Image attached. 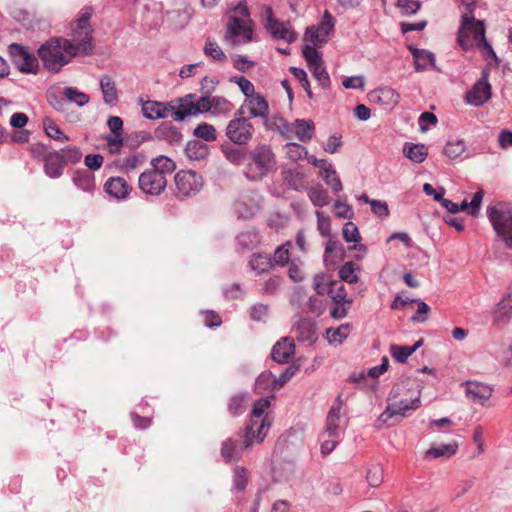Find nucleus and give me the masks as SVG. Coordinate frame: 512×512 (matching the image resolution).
Instances as JSON below:
<instances>
[{
    "instance_id": "f257e3e1",
    "label": "nucleus",
    "mask_w": 512,
    "mask_h": 512,
    "mask_svg": "<svg viewBox=\"0 0 512 512\" xmlns=\"http://www.w3.org/2000/svg\"><path fill=\"white\" fill-rule=\"evenodd\" d=\"M94 45L89 38L74 40L63 37H53L43 43L37 50V55L43 62V67L51 73H58L76 56H91L94 54Z\"/></svg>"
},
{
    "instance_id": "f03ea898",
    "label": "nucleus",
    "mask_w": 512,
    "mask_h": 512,
    "mask_svg": "<svg viewBox=\"0 0 512 512\" xmlns=\"http://www.w3.org/2000/svg\"><path fill=\"white\" fill-rule=\"evenodd\" d=\"M470 34L473 35L476 45L484 49L486 59L490 57L495 60L498 59L492 45L486 39L484 21L475 19L473 15L463 14L457 37V41L463 50L472 47Z\"/></svg>"
},
{
    "instance_id": "7ed1b4c3",
    "label": "nucleus",
    "mask_w": 512,
    "mask_h": 512,
    "mask_svg": "<svg viewBox=\"0 0 512 512\" xmlns=\"http://www.w3.org/2000/svg\"><path fill=\"white\" fill-rule=\"evenodd\" d=\"M276 165L275 155L271 146L258 144L248 154L245 176L253 181L263 179Z\"/></svg>"
},
{
    "instance_id": "20e7f679",
    "label": "nucleus",
    "mask_w": 512,
    "mask_h": 512,
    "mask_svg": "<svg viewBox=\"0 0 512 512\" xmlns=\"http://www.w3.org/2000/svg\"><path fill=\"white\" fill-rule=\"evenodd\" d=\"M488 219L498 238L502 239L506 247L512 249V208L498 202L487 208Z\"/></svg>"
},
{
    "instance_id": "39448f33",
    "label": "nucleus",
    "mask_w": 512,
    "mask_h": 512,
    "mask_svg": "<svg viewBox=\"0 0 512 512\" xmlns=\"http://www.w3.org/2000/svg\"><path fill=\"white\" fill-rule=\"evenodd\" d=\"M254 127L242 109L235 112L234 119L226 127V136L234 144L246 145L253 137Z\"/></svg>"
},
{
    "instance_id": "423d86ee",
    "label": "nucleus",
    "mask_w": 512,
    "mask_h": 512,
    "mask_svg": "<svg viewBox=\"0 0 512 512\" xmlns=\"http://www.w3.org/2000/svg\"><path fill=\"white\" fill-rule=\"evenodd\" d=\"M176 186L175 196L182 200L195 196L203 188L202 176L192 170H181L174 176Z\"/></svg>"
},
{
    "instance_id": "0eeeda50",
    "label": "nucleus",
    "mask_w": 512,
    "mask_h": 512,
    "mask_svg": "<svg viewBox=\"0 0 512 512\" xmlns=\"http://www.w3.org/2000/svg\"><path fill=\"white\" fill-rule=\"evenodd\" d=\"M8 52L12 63L20 72L25 74L38 73V58L31 53L26 46L18 43H12L8 46Z\"/></svg>"
},
{
    "instance_id": "6e6552de",
    "label": "nucleus",
    "mask_w": 512,
    "mask_h": 512,
    "mask_svg": "<svg viewBox=\"0 0 512 512\" xmlns=\"http://www.w3.org/2000/svg\"><path fill=\"white\" fill-rule=\"evenodd\" d=\"M335 19L328 10H325L319 24L306 29L304 40L311 42L314 46L324 44L328 41V35L334 31Z\"/></svg>"
},
{
    "instance_id": "1a4fd4ad",
    "label": "nucleus",
    "mask_w": 512,
    "mask_h": 512,
    "mask_svg": "<svg viewBox=\"0 0 512 512\" xmlns=\"http://www.w3.org/2000/svg\"><path fill=\"white\" fill-rule=\"evenodd\" d=\"M253 31L243 19L232 16L227 24L224 39L232 46L248 43L252 40Z\"/></svg>"
},
{
    "instance_id": "9d476101",
    "label": "nucleus",
    "mask_w": 512,
    "mask_h": 512,
    "mask_svg": "<svg viewBox=\"0 0 512 512\" xmlns=\"http://www.w3.org/2000/svg\"><path fill=\"white\" fill-rule=\"evenodd\" d=\"M138 186L146 195L159 196L166 189L167 178L155 170L148 169L140 174Z\"/></svg>"
},
{
    "instance_id": "9b49d317",
    "label": "nucleus",
    "mask_w": 512,
    "mask_h": 512,
    "mask_svg": "<svg viewBox=\"0 0 512 512\" xmlns=\"http://www.w3.org/2000/svg\"><path fill=\"white\" fill-rule=\"evenodd\" d=\"M265 12L266 23L264 26L274 39L284 40L287 43H292L297 39V35L294 31L290 30L285 23L274 18L271 7H267Z\"/></svg>"
},
{
    "instance_id": "f8f14e48",
    "label": "nucleus",
    "mask_w": 512,
    "mask_h": 512,
    "mask_svg": "<svg viewBox=\"0 0 512 512\" xmlns=\"http://www.w3.org/2000/svg\"><path fill=\"white\" fill-rule=\"evenodd\" d=\"M242 109L243 114L245 109L248 110L250 118L266 119L269 114V104L266 98L261 93H256L249 98H246L239 108Z\"/></svg>"
},
{
    "instance_id": "ddd939ff",
    "label": "nucleus",
    "mask_w": 512,
    "mask_h": 512,
    "mask_svg": "<svg viewBox=\"0 0 512 512\" xmlns=\"http://www.w3.org/2000/svg\"><path fill=\"white\" fill-rule=\"evenodd\" d=\"M92 16V10L90 8H86L81 16L75 21V24L72 26V36L71 40L75 41V44H78L80 40H85L89 38V41L93 44V29L90 25V19Z\"/></svg>"
},
{
    "instance_id": "4468645a",
    "label": "nucleus",
    "mask_w": 512,
    "mask_h": 512,
    "mask_svg": "<svg viewBox=\"0 0 512 512\" xmlns=\"http://www.w3.org/2000/svg\"><path fill=\"white\" fill-rule=\"evenodd\" d=\"M140 102L143 116L151 120L166 118L175 109L173 102L164 103L152 100L144 101L143 99H140Z\"/></svg>"
},
{
    "instance_id": "2eb2a0df",
    "label": "nucleus",
    "mask_w": 512,
    "mask_h": 512,
    "mask_svg": "<svg viewBox=\"0 0 512 512\" xmlns=\"http://www.w3.org/2000/svg\"><path fill=\"white\" fill-rule=\"evenodd\" d=\"M420 406V397H415L411 401L408 400H400L399 402H395L389 404L386 409L381 413L378 418V421L386 423L390 418L396 415L406 416L408 410H415Z\"/></svg>"
},
{
    "instance_id": "dca6fc26",
    "label": "nucleus",
    "mask_w": 512,
    "mask_h": 512,
    "mask_svg": "<svg viewBox=\"0 0 512 512\" xmlns=\"http://www.w3.org/2000/svg\"><path fill=\"white\" fill-rule=\"evenodd\" d=\"M491 95V85L486 77H483L467 92L465 99L471 105L482 106L491 98Z\"/></svg>"
},
{
    "instance_id": "f3484780",
    "label": "nucleus",
    "mask_w": 512,
    "mask_h": 512,
    "mask_svg": "<svg viewBox=\"0 0 512 512\" xmlns=\"http://www.w3.org/2000/svg\"><path fill=\"white\" fill-rule=\"evenodd\" d=\"M370 99L382 105L384 109L392 110L398 105L400 94L395 89L385 86L373 90L370 93Z\"/></svg>"
},
{
    "instance_id": "a211bd4d",
    "label": "nucleus",
    "mask_w": 512,
    "mask_h": 512,
    "mask_svg": "<svg viewBox=\"0 0 512 512\" xmlns=\"http://www.w3.org/2000/svg\"><path fill=\"white\" fill-rule=\"evenodd\" d=\"M294 353L295 344L293 339L283 337L273 345L271 357L275 362L283 364L288 363Z\"/></svg>"
},
{
    "instance_id": "6ab92c4d",
    "label": "nucleus",
    "mask_w": 512,
    "mask_h": 512,
    "mask_svg": "<svg viewBox=\"0 0 512 512\" xmlns=\"http://www.w3.org/2000/svg\"><path fill=\"white\" fill-rule=\"evenodd\" d=\"M246 449L240 440L235 438H227L221 443L220 454L225 463L237 462L242 458Z\"/></svg>"
},
{
    "instance_id": "aec40b11",
    "label": "nucleus",
    "mask_w": 512,
    "mask_h": 512,
    "mask_svg": "<svg viewBox=\"0 0 512 512\" xmlns=\"http://www.w3.org/2000/svg\"><path fill=\"white\" fill-rule=\"evenodd\" d=\"M465 386L467 397L475 403L484 405L492 396L493 389L486 384L477 381H467Z\"/></svg>"
},
{
    "instance_id": "412c9836",
    "label": "nucleus",
    "mask_w": 512,
    "mask_h": 512,
    "mask_svg": "<svg viewBox=\"0 0 512 512\" xmlns=\"http://www.w3.org/2000/svg\"><path fill=\"white\" fill-rule=\"evenodd\" d=\"M131 190V186L122 177H110L104 184V191L118 200L127 198Z\"/></svg>"
},
{
    "instance_id": "4be33fe9",
    "label": "nucleus",
    "mask_w": 512,
    "mask_h": 512,
    "mask_svg": "<svg viewBox=\"0 0 512 512\" xmlns=\"http://www.w3.org/2000/svg\"><path fill=\"white\" fill-rule=\"evenodd\" d=\"M72 182L74 185L85 193L93 195L96 183L95 176L86 169H77L72 174Z\"/></svg>"
},
{
    "instance_id": "5701e85b",
    "label": "nucleus",
    "mask_w": 512,
    "mask_h": 512,
    "mask_svg": "<svg viewBox=\"0 0 512 512\" xmlns=\"http://www.w3.org/2000/svg\"><path fill=\"white\" fill-rule=\"evenodd\" d=\"M44 172L49 178H59L63 174L64 163L60 151H51L43 160Z\"/></svg>"
},
{
    "instance_id": "b1692460",
    "label": "nucleus",
    "mask_w": 512,
    "mask_h": 512,
    "mask_svg": "<svg viewBox=\"0 0 512 512\" xmlns=\"http://www.w3.org/2000/svg\"><path fill=\"white\" fill-rule=\"evenodd\" d=\"M285 185L292 190L302 191L307 188L306 175L297 168L282 171Z\"/></svg>"
},
{
    "instance_id": "393cba45",
    "label": "nucleus",
    "mask_w": 512,
    "mask_h": 512,
    "mask_svg": "<svg viewBox=\"0 0 512 512\" xmlns=\"http://www.w3.org/2000/svg\"><path fill=\"white\" fill-rule=\"evenodd\" d=\"M154 135L158 140H165L172 145L179 144L182 141L181 132L170 122H164L157 127Z\"/></svg>"
},
{
    "instance_id": "a878e982",
    "label": "nucleus",
    "mask_w": 512,
    "mask_h": 512,
    "mask_svg": "<svg viewBox=\"0 0 512 512\" xmlns=\"http://www.w3.org/2000/svg\"><path fill=\"white\" fill-rule=\"evenodd\" d=\"M409 50L414 58L416 71L426 70L428 64L437 70L435 66V55L432 52L424 49H418L414 46H409Z\"/></svg>"
},
{
    "instance_id": "bb28decb",
    "label": "nucleus",
    "mask_w": 512,
    "mask_h": 512,
    "mask_svg": "<svg viewBox=\"0 0 512 512\" xmlns=\"http://www.w3.org/2000/svg\"><path fill=\"white\" fill-rule=\"evenodd\" d=\"M249 400L250 394L248 392H239L231 396L227 404V409L230 415L232 417L242 415L246 411Z\"/></svg>"
},
{
    "instance_id": "cd10ccee",
    "label": "nucleus",
    "mask_w": 512,
    "mask_h": 512,
    "mask_svg": "<svg viewBox=\"0 0 512 512\" xmlns=\"http://www.w3.org/2000/svg\"><path fill=\"white\" fill-rule=\"evenodd\" d=\"M297 339L302 342L314 343L317 339L315 323L307 318H301L296 326Z\"/></svg>"
},
{
    "instance_id": "c85d7f7f",
    "label": "nucleus",
    "mask_w": 512,
    "mask_h": 512,
    "mask_svg": "<svg viewBox=\"0 0 512 512\" xmlns=\"http://www.w3.org/2000/svg\"><path fill=\"white\" fill-rule=\"evenodd\" d=\"M291 125L300 141L307 142L313 138L315 126L312 120L296 119Z\"/></svg>"
},
{
    "instance_id": "c756f323",
    "label": "nucleus",
    "mask_w": 512,
    "mask_h": 512,
    "mask_svg": "<svg viewBox=\"0 0 512 512\" xmlns=\"http://www.w3.org/2000/svg\"><path fill=\"white\" fill-rule=\"evenodd\" d=\"M100 88L103 93V100L106 104L113 105L118 101V93L115 81L109 75H103L100 79Z\"/></svg>"
},
{
    "instance_id": "7c9ffc66",
    "label": "nucleus",
    "mask_w": 512,
    "mask_h": 512,
    "mask_svg": "<svg viewBox=\"0 0 512 512\" xmlns=\"http://www.w3.org/2000/svg\"><path fill=\"white\" fill-rule=\"evenodd\" d=\"M404 155L414 163H422L428 156V148L424 144L405 143Z\"/></svg>"
},
{
    "instance_id": "2f4dec72",
    "label": "nucleus",
    "mask_w": 512,
    "mask_h": 512,
    "mask_svg": "<svg viewBox=\"0 0 512 512\" xmlns=\"http://www.w3.org/2000/svg\"><path fill=\"white\" fill-rule=\"evenodd\" d=\"M185 154L190 160H202L209 154L208 146L199 140H190L185 147Z\"/></svg>"
},
{
    "instance_id": "473e14b6",
    "label": "nucleus",
    "mask_w": 512,
    "mask_h": 512,
    "mask_svg": "<svg viewBox=\"0 0 512 512\" xmlns=\"http://www.w3.org/2000/svg\"><path fill=\"white\" fill-rule=\"evenodd\" d=\"M180 104L178 107L175 106V109L172 111V117L175 121L181 122L187 116H196L199 114V110H197L195 101H184L182 99H178Z\"/></svg>"
},
{
    "instance_id": "72a5a7b5",
    "label": "nucleus",
    "mask_w": 512,
    "mask_h": 512,
    "mask_svg": "<svg viewBox=\"0 0 512 512\" xmlns=\"http://www.w3.org/2000/svg\"><path fill=\"white\" fill-rule=\"evenodd\" d=\"M327 293L330 295L334 304H346L348 307L352 304V299L347 298L345 286L340 282H330Z\"/></svg>"
},
{
    "instance_id": "f704fd0d",
    "label": "nucleus",
    "mask_w": 512,
    "mask_h": 512,
    "mask_svg": "<svg viewBox=\"0 0 512 512\" xmlns=\"http://www.w3.org/2000/svg\"><path fill=\"white\" fill-rule=\"evenodd\" d=\"M151 166V170H155L165 178H167V175H170L176 169V164L170 158L164 155L153 158L151 160Z\"/></svg>"
},
{
    "instance_id": "c9c22d12",
    "label": "nucleus",
    "mask_w": 512,
    "mask_h": 512,
    "mask_svg": "<svg viewBox=\"0 0 512 512\" xmlns=\"http://www.w3.org/2000/svg\"><path fill=\"white\" fill-rule=\"evenodd\" d=\"M352 325L350 323L341 324L337 328H328L326 330V339L330 344H341L348 337Z\"/></svg>"
},
{
    "instance_id": "e433bc0d",
    "label": "nucleus",
    "mask_w": 512,
    "mask_h": 512,
    "mask_svg": "<svg viewBox=\"0 0 512 512\" xmlns=\"http://www.w3.org/2000/svg\"><path fill=\"white\" fill-rule=\"evenodd\" d=\"M249 265L257 274L268 272L273 267L271 258L261 253L252 254Z\"/></svg>"
},
{
    "instance_id": "4c0bfd02",
    "label": "nucleus",
    "mask_w": 512,
    "mask_h": 512,
    "mask_svg": "<svg viewBox=\"0 0 512 512\" xmlns=\"http://www.w3.org/2000/svg\"><path fill=\"white\" fill-rule=\"evenodd\" d=\"M43 128L45 134L53 140L59 142H66L69 140V137L49 117L43 119Z\"/></svg>"
},
{
    "instance_id": "58836bf2",
    "label": "nucleus",
    "mask_w": 512,
    "mask_h": 512,
    "mask_svg": "<svg viewBox=\"0 0 512 512\" xmlns=\"http://www.w3.org/2000/svg\"><path fill=\"white\" fill-rule=\"evenodd\" d=\"M308 196L316 207H324L330 202L327 190H325L321 185L311 187L308 191Z\"/></svg>"
},
{
    "instance_id": "ea45409f",
    "label": "nucleus",
    "mask_w": 512,
    "mask_h": 512,
    "mask_svg": "<svg viewBox=\"0 0 512 512\" xmlns=\"http://www.w3.org/2000/svg\"><path fill=\"white\" fill-rule=\"evenodd\" d=\"M232 490L243 492L248 485V470L242 466H236L233 469Z\"/></svg>"
},
{
    "instance_id": "a19ab883",
    "label": "nucleus",
    "mask_w": 512,
    "mask_h": 512,
    "mask_svg": "<svg viewBox=\"0 0 512 512\" xmlns=\"http://www.w3.org/2000/svg\"><path fill=\"white\" fill-rule=\"evenodd\" d=\"M222 152L226 159L233 164L241 165L247 161L248 155L242 148H236L233 146H223Z\"/></svg>"
},
{
    "instance_id": "79ce46f5",
    "label": "nucleus",
    "mask_w": 512,
    "mask_h": 512,
    "mask_svg": "<svg viewBox=\"0 0 512 512\" xmlns=\"http://www.w3.org/2000/svg\"><path fill=\"white\" fill-rule=\"evenodd\" d=\"M458 444L456 442H452L449 444H442L438 447H431L426 451L427 457L440 458V457H450L457 452Z\"/></svg>"
},
{
    "instance_id": "37998d69",
    "label": "nucleus",
    "mask_w": 512,
    "mask_h": 512,
    "mask_svg": "<svg viewBox=\"0 0 512 512\" xmlns=\"http://www.w3.org/2000/svg\"><path fill=\"white\" fill-rule=\"evenodd\" d=\"M193 135L207 142L215 141L217 139L215 127L205 122H202L195 127Z\"/></svg>"
},
{
    "instance_id": "c03bdc74",
    "label": "nucleus",
    "mask_w": 512,
    "mask_h": 512,
    "mask_svg": "<svg viewBox=\"0 0 512 512\" xmlns=\"http://www.w3.org/2000/svg\"><path fill=\"white\" fill-rule=\"evenodd\" d=\"M313 77L318 81L319 86L326 89L330 86V77L326 68L323 65V61L308 67Z\"/></svg>"
},
{
    "instance_id": "a18cd8bd",
    "label": "nucleus",
    "mask_w": 512,
    "mask_h": 512,
    "mask_svg": "<svg viewBox=\"0 0 512 512\" xmlns=\"http://www.w3.org/2000/svg\"><path fill=\"white\" fill-rule=\"evenodd\" d=\"M322 177L333 192L338 193L343 189L342 182L332 165L325 167Z\"/></svg>"
},
{
    "instance_id": "49530a36",
    "label": "nucleus",
    "mask_w": 512,
    "mask_h": 512,
    "mask_svg": "<svg viewBox=\"0 0 512 512\" xmlns=\"http://www.w3.org/2000/svg\"><path fill=\"white\" fill-rule=\"evenodd\" d=\"M63 95L68 101L74 102L80 107L88 104L90 100V97L86 93L79 91L75 87L64 88Z\"/></svg>"
},
{
    "instance_id": "de8ad7c7",
    "label": "nucleus",
    "mask_w": 512,
    "mask_h": 512,
    "mask_svg": "<svg viewBox=\"0 0 512 512\" xmlns=\"http://www.w3.org/2000/svg\"><path fill=\"white\" fill-rule=\"evenodd\" d=\"M204 53L206 56L212 58L214 61L223 63L227 57L221 47L212 40H207L204 46Z\"/></svg>"
},
{
    "instance_id": "09e8293b",
    "label": "nucleus",
    "mask_w": 512,
    "mask_h": 512,
    "mask_svg": "<svg viewBox=\"0 0 512 512\" xmlns=\"http://www.w3.org/2000/svg\"><path fill=\"white\" fill-rule=\"evenodd\" d=\"M366 480L371 487H379L383 482V468L381 465H371L366 472Z\"/></svg>"
},
{
    "instance_id": "8fccbe9b",
    "label": "nucleus",
    "mask_w": 512,
    "mask_h": 512,
    "mask_svg": "<svg viewBox=\"0 0 512 512\" xmlns=\"http://www.w3.org/2000/svg\"><path fill=\"white\" fill-rule=\"evenodd\" d=\"M64 165L76 164L82 158L81 150L76 146H67L60 150Z\"/></svg>"
},
{
    "instance_id": "3c124183",
    "label": "nucleus",
    "mask_w": 512,
    "mask_h": 512,
    "mask_svg": "<svg viewBox=\"0 0 512 512\" xmlns=\"http://www.w3.org/2000/svg\"><path fill=\"white\" fill-rule=\"evenodd\" d=\"M299 370V365H290L285 368V370L279 375V377H274L273 381V390H277L283 387Z\"/></svg>"
},
{
    "instance_id": "603ef678",
    "label": "nucleus",
    "mask_w": 512,
    "mask_h": 512,
    "mask_svg": "<svg viewBox=\"0 0 512 512\" xmlns=\"http://www.w3.org/2000/svg\"><path fill=\"white\" fill-rule=\"evenodd\" d=\"M308 151L306 147L302 146L298 143H288L286 145V155L287 157L293 161L297 162L303 158H306Z\"/></svg>"
},
{
    "instance_id": "864d4df0",
    "label": "nucleus",
    "mask_w": 512,
    "mask_h": 512,
    "mask_svg": "<svg viewBox=\"0 0 512 512\" xmlns=\"http://www.w3.org/2000/svg\"><path fill=\"white\" fill-rule=\"evenodd\" d=\"M237 242L242 248L250 250L259 242L258 235L254 231H244L237 236Z\"/></svg>"
},
{
    "instance_id": "5fc2aeb1",
    "label": "nucleus",
    "mask_w": 512,
    "mask_h": 512,
    "mask_svg": "<svg viewBox=\"0 0 512 512\" xmlns=\"http://www.w3.org/2000/svg\"><path fill=\"white\" fill-rule=\"evenodd\" d=\"M465 143L463 140L448 141L444 148V153L450 159H455L462 155L465 151Z\"/></svg>"
},
{
    "instance_id": "6e6d98bb",
    "label": "nucleus",
    "mask_w": 512,
    "mask_h": 512,
    "mask_svg": "<svg viewBox=\"0 0 512 512\" xmlns=\"http://www.w3.org/2000/svg\"><path fill=\"white\" fill-rule=\"evenodd\" d=\"M274 375L270 371L262 372L255 381V390L262 393L271 387L273 390Z\"/></svg>"
},
{
    "instance_id": "4d7b16f0",
    "label": "nucleus",
    "mask_w": 512,
    "mask_h": 512,
    "mask_svg": "<svg viewBox=\"0 0 512 512\" xmlns=\"http://www.w3.org/2000/svg\"><path fill=\"white\" fill-rule=\"evenodd\" d=\"M411 302L416 303L418 309L410 320L415 323H424L429 317L430 307L420 299H412Z\"/></svg>"
},
{
    "instance_id": "13d9d810",
    "label": "nucleus",
    "mask_w": 512,
    "mask_h": 512,
    "mask_svg": "<svg viewBox=\"0 0 512 512\" xmlns=\"http://www.w3.org/2000/svg\"><path fill=\"white\" fill-rule=\"evenodd\" d=\"M342 235L346 242L351 243H359L361 240V236L358 230V227L355 223L348 221L344 224L342 229Z\"/></svg>"
},
{
    "instance_id": "bf43d9fd",
    "label": "nucleus",
    "mask_w": 512,
    "mask_h": 512,
    "mask_svg": "<svg viewBox=\"0 0 512 512\" xmlns=\"http://www.w3.org/2000/svg\"><path fill=\"white\" fill-rule=\"evenodd\" d=\"M355 264L351 261L346 262L339 269V277L341 280L348 283H357L359 280L358 275L355 274Z\"/></svg>"
},
{
    "instance_id": "052dcab7",
    "label": "nucleus",
    "mask_w": 512,
    "mask_h": 512,
    "mask_svg": "<svg viewBox=\"0 0 512 512\" xmlns=\"http://www.w3.org/2000/svg\"><path fill=\"white\" fill-rule=\"evenodd\" d=\"M230 82L237 84L246 98H249L257 93L255 92L253 83L244 76H233L230 78Z\"/></svg>"
},
{
    "instance_id": "680f3d73",
    "label": "nucleus",
    "mask_w": 512,
    "mask_h": 512,
    "mask_svg": "<svg viewBox=\"0 0 512 512\" xmlns=\"http://www.w3.org/2000/svg\"><path fill=\"white\" fill-rule=\"evenodd\" d=\"M302 53L308 67L323 61L322 54L312 45H304L302 47Z\"/></svg>"
},
{
    "instance_id": "e2e57ef3",
    "label": "nucleus",
    "mask_w": 512,
    "mask_h": 512,
    "mask_svg": "<svg viewBox=\"0 0 512 512\" xmlns=\"http://www.w3.org/2000/svg\"><path fill=\"white\" fill-rule=\"evenodd\" d=\"M390 354L399 363H405L408 357L412 355V352L409 346L392 344L390 346Z\"/></svg>"
},
{
    "instance_id": "0e129e2a",
    "label": "nucleus",
    "mask_w": 512,
    "mask_h": 512,
    "mask_svg": "<svg viewBox=\"0 0 512 512\" xmlns=\"http://www.w3.org/2000/svg\"><path fill=\"white\" fill-rule=\"evenodd\" d=\"M290 72L292 75L299 81L301 86L304 88V90L307 93V96L312 99L313 98V92L310 87V82L307 77V73L302 69L298 67H291Z\"/></svg>"
},
{
    "instance_id": "69168bd1",
    "label": "nucleus",
    "mask_w": 512,
    "mask_h": 512,
    "mask_svg": "<svg viewBox=\"0 0 512 512\" xmlns=\"http://www.w3.org/2000/svg\"><path fill=\"white\" fill-rule=\"evenodd\" d=\"M397 6L403 15H413L418 12L421 7L420 0H398Z\"/></svg>"
},
{
    "instance_id": "338daca9",
    "label": "nucleus",
    "mask_w": 512,
    "mask_h": 512,
    "mask_svg": "<svg viewBox=\"0 0 512 512\" xmlns=\"http://www.w3.org/2000/svg\"><path fill=\"white\" fill-rule=\"evenodd\" d=\"M28 151L31 157L41 161H43L46 158V156L49 155L51 152L48 150V146L41 142L32 143L28 147Z\"/></svg>"
},
{
    "instance_id": "774afa93",
    "label": "nucleus",
    "mask_w": 512,
    "mask_h": 512,
    "mask_svg": "<svg viewBox=\"0 0 512 512\" xmlns=\"http://www.w3.org/2000/svg\"><path fill=\"white\" fill-rule=\"evenodd\" d=\"M233 67L240 72H247L252 69L256 63L254 61L249 60L244 55H235L232 57Z\"/></svg>"
}]
</instances>
